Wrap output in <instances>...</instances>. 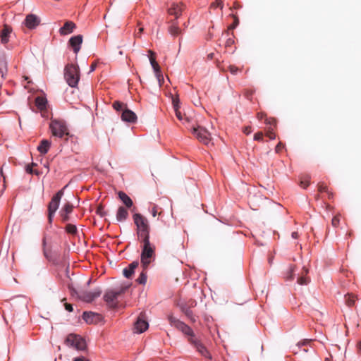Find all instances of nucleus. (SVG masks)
I'll list each match as a JSON object with an SVG mask.
<instances>
[{"label":"nucleus","mask_w":361,"mask_h":361,"mask_svg":"<svg viewBox=\"0 0 361 361\" xmlns=\"http://www.w3.org/2000/svg\"><path fill=\"white\" fill-rule=\"evenodd\" d=\"M63 195V190L58 191L57 193L52 197L51 202H49V219L50 222L52 221V218L59 207L60 201Z\"/></svg>","instance_id":"7"},{"label":"nucleus","mask_w":361,"mask_h":361,"mask_svg":"<svg viewBox=\"0 0 361 361\" xmlns=\"http://www.w3.org/2000/svg\"><path fill=\"white\" fill-rule=\"evenodd\" d=\"M51 146V142L48 140H42L40 145L37 147V150L43 154L48 152Z\"/></svg>","instance_id":"20"},{"label":"nucleus","mask_w":361,"mask_h":361,"mask_svg":"<svg viewBox=\"0 0 361 361\" xmlns=\"http://www.w3.org/2000/svg\"><path fill=\"white\" fill-rule=\"evenodd\" d=\"M75 28V24L71 21H67L63 27L60 28V34L62 35H66L73 32Z\"/></svg>","instance_id":"16"},{"label":"nucleus","mask_w":361,"mask_h":361,"mask_svg":"<svg viewBox=\"0 0 361 361\" xmlns=\"http://www.w3.org/2000/svg\"><path fill=\"white\" fill-rule=\"evenodd\" d=\"M292 238H298V232H293L292 233Z\"/></svg>","instance_id":"53"},{"label":"nucleus","mask_w":361,"mask_h":361,"mask_svg":"<svg viewBox=\"0 0 361 361\" xmlns=\"http://www.w3.org/2000/svg\"><path fill=\"white\" fill-rule=\"evenodd\" d=\"M118 197L123 203L128 208L133 206V201L128 195L123 192H119Z\"/></svg>","instance_id":"23"},{"label":"nucleus","mask_w":361,"mask_h":361,"mask_svg":"<svg viewBox=\"0 0 361 361\" xmlns=\"http://www.w3.org/2000/svg\"><path fill=\"white\" fill-rule=\"evenodd\" d=\"M339 218L338 216H334L333 219H332V221H331V223H332V225L334 226V227H336L338 226L339 224Z\"/></svg>","instance_id":"41"},{"label":"nucleus","mask_w":361,"mask_h":361,"mask_svg":"<svg viewBox=\"0 0 361 361\" xmlns=\"http://www.w3.org/2000/svg\"><path fill=\"white\" fill-rule=\"evenodd\" d=\"M0 173H1V176H4L2 169H1ZM3 178H4V179L5 178L4 177H3Z\"/></svg>","instance_id":"60"},{"label":"nucleus","mask_w":361,"mask_h":361,"mask_svg":"<svg viewBox=\"0 0 361 361\" xmlns=\"http://www.w3.org/2000/svg\"><path fill=\"white\" fill-rule=\"evenodd\" d=\"M325 361H331L329 358H326Z\"/></svg>","instance_id":"62"},{"label":"nucleus","mask_w":361,"mask_h":361,"mask_svg":"<svg viewBox=\"0 0 361 361\" xmlns=\"http://www.w3.org/2000/svg\"><path fill=\"white\" fill-rule=\"evenodd\" d=\"M229 69L232 74H236L238 71V68L233 66H230Z\"/></svg>","instance_id":"46"},{"label":"nucleus","mask_w":361,"mask_h":361,"mask_svg":"<svg viewBox=\"0 0 361 361\" xmlns=\"http://www.w3.org/2000/svg\"><path fill=\"white\" fill-rule=\"evenodd\" d=\"M26 171L28 173H30V174H32V173H35L37 175L39 174V173L37 171H33V169L30 166H27L26 167Z\"/></svg>","instance_id":"44"},{"label":"nucleus","mask_w":361,"mask_h":361,"mask_svg":"<svg viewBox=\"0 0 361 361\" xmlns=\"http://www.w3.org/2000/svg\"><path fill=\"white\" fill-rule=\"evenodd\" d=\"M251 132H252V130H251V128L250 126L245 127L243 129V133H245L246 135L250 134Z\"/></svg>","instance_id":"47"},{"label":"nucleus","mask_w":361,"mask_h":361,"mask_svg":"<svg viewBox=\"0 0 361 361\" xmlns=\"http://www.w3.org/2000/svg\"><path fill=\"white\" fill-rule=\"evenodd\" d=\"M39 23L37 17L33 14L27 15L25 20V25L29 29L35 28L38 25Z\"/></svg>","instance_id":"14"},{"label":"nucleus","mask_w":361,"mask_h":361,"mask_svg":"<svg viewBox=\"0 0 361 361\" xmlns=\"http://www.w3.org/2000/svg\"><path fill=\"white\" fill-rule=\"evenodd\" d=\"M138 265L139 262L137 261H134L130 264L129 266L123 271L124 276L128 279L130 278Z\"/></svg>","instance_id":"18"},{"label":"nucleus","mask_w":361,"mask_h":361,"mask_svg":"<svg viewBox=\"0 0 361 361\" xmlns=\"http://www.w3.org/2000/svg\"><path fill=\"white\" fill-rule=\"evenodd\" d=\"M148 53L149 54V60L150 64L152 66V68L154 71V73H155L161 71L160 66L158 64V63L156 61L155 58H154L155 53L151 50H149Z\"/></svg>","instance_id":"19"},{"label":"nucleus","mask_w":361,"mask_h":361,"mask_svg":"<svg viewBox=\"0 0 361 361\" xmlns=\"http://www.w3.org/2000/svg\"><path fill=\"white\" fill-rule=\"evenodd\" d=\"M182 10V5H179L176 3H172L168 8V12L170 15L174 16L178 18L181 15Z\"/></svg>","instance_id":"15"},{"label":"nucleus","mask_w":361,"mask_h":361,"mask_svg":"<svg viewBox=\"0 0 361 361\" xmlns=\"http://www.w3.org/2000/svg\"><path fill=\"white\" fill-rule=\"evenodd\" d=\"M7 73V61L4 54L0 55V75L4 78Z\"/></svg>","instance_id":"21"},{"label":"nucleus","mask_w":361,"mask_h":361,"mask_svg":"<svg viewBox=\"0 0 361 361\" xmlns=\"http://www.w3.org/2000/svg\"><path fill=\"white\" fill-rule=\"evenodd\" d=\"M73 361H89L88 360H87L85 357H75Z\"/></svg>","instance_id":"50"},{"label":"nucleus","mask_w":361,"mask_h":361,"mask_svg":"<svg viewBox=\"0 0 361 361\" xmlns=\"http://www.w3.org/2000/svg\"><path fill=\"white\" fill-rule=\"evenodd\" d=\"M61 216L63 221H67L69 219L68 214L66 213H63L62 212H60Z\"/></svg>","instance_id":"43"},{"label":"nucleus","mask_w":361,"mask_h":361,"mask_svg":"<svg viewBox=\"0 0 361 361\" xmlns=\"http://www.w3.org/2000/svg\"><path fill=\"white\" fill-rule=\"evenodd\" d=\"M46 239L44 238L43 240H42V246H43V253H44V256L49 259H50V252L48 251L47 249H46Z\"/></svg>","instance_id":"31"},{"label":"nucleus","mask_w":361,"mask_h":361,"mask_svg":"<svg viewBox=\"0 0 361 361\" xmlns=\"http://www.w3.org/2000/svg\"><path fill=\"white\" fill-rule=\"evenodd\" d=\"M310 183L308 178H305L300 180V186L303 188H306Z\"/></svg>","instance_id":"38"},{"label":"nucleus","mask_w":361,"mask_h":361,"mask_svg":"<svg viewBox=\"0 0 361 361\" xmlns=\"http://www.w3.org/2000/svg\"><path fill=\"white\" fill-rule=\"evenodd\" d=\"M192 133L204 145H209L212 144L210 133L206 129L201 127L193 128Z\"/></svg>","instance_id":"8"},{"label":"nucleus","mask_w":361,"mask_h":361,"mask_svg":"<svg viewBox=\"0 0 361 361\" xmlns=\"http://www.w3.org/2000/svg\"><path fill=\"white\" fill-rule=\"evenodd\" d=\"M263 134L261 132H258L255 134L254 135V140L257 141H261L262 140Z\"/></svg>","instance_id":"40"},{"label":"nucleus","mask_w":361,"mask_h":361,"mask_svg":"<svg viewBox=\"0 0 361 361\" xmlns=\"http://www.w3.org/2000/svg\"><path fill=\"white\" fill-rule=\"evenodd\" d=\"M47 104V100L44 97H37L35 99L36 106L41 111L46 109Z\"/></svg>","instance_id":"24"},{"label":"nucleus","mask_w":361,"mask_h":361,"mask_svg":"<svg viewBox=\"0 0 361 361\" xmlns=\"http://www.w3.org/2000/svg\"><path fill=\"white\" fill-rule=\"evenodd\" d=\"M267 135L269 137V139L271 140H274L275 139V135L274 133H273V129H269L267 133Z\"/></svg>","instance_id":"42"},{"label":"nucleus","mask_w":361,"mask_h":361,"mask_svg":"<svg viewBox=\"0 0 361 361\" xmlns=\"http://www.w3.org/2000/svg\"><path fill=\"white\" fill-rule=\"evenodd\" d=\"M184 312L188 317H189L192 322H195V319L193 317L192 312L190 310L186 309Z\"/></svg>","instance_id":"39"},{"label":"nucleus","mask_w":361,"mask_h":361,"mask_svg":"<svg viewBox=\"0 0 361 361\" xmlns=\"http://www.w3.org/2000/svg\"><path fill=\"white\" fill-rule=\"evenodd\" d=\"M233 42V40H232L231 39H228V41H227V44H228V45H230V44H231Z\"/></svg>","instance_id":"56"},{"label":"nucleus","mask_w":361,"mask_h":361,"mask_svg":"<svg viewBox=\"0 0 361 361\" xmlns=\"http://www.w3.org/2000/svg\"><path fill=\"white\" fill-rule=\"evenodd\" d=\"M263 117H264V115L262 114H258V118L259 119H262V118H263Z\"/></svg>","instance_id":"57"},{"label":"nucleus","mask_w":361,"mask_h":361,"mask_svg":"<svg viewBox=\"0 0 361 361\" xmlns=\"http://www.w3.org/2000/svg\"><path fill=\"white\" fill-rule=\"evenodd\" d=\"M11 32L12 29L11 27H9L7 25H5L4 26V29L2 30L0 34L1 42L2 44H6L9 41V37Z\"/></svg>","instance_id":"17"},{"label":"nucleus","mask_w":361,"mask_h":361,"mask_svg":"<svg viewBox=\"0 0 361 361\" xmlns=\"http://www.w3.org/2000/svg\"><path fill=\"white\" fill-rule=\"evenodd\" d=\"M357 348L360 352H361V341L357 343Z\"/></svg>","instance_id":"55"},{"label":"nucleus","mask_w":361,"mask_h":361,"mask_svg":"<svg viewBox=\"0 0 361 361\" xmlns=\"http://www.w3.org/2000/svg\"><path fill=\"white\" fill-rule=\"evenodd\" d=\"M133 220L137 226V235L140 241L149 240V226L147 220L140 214L133 215Z\"/></svg>","instance_id":"3"},{"label":"nucleus","mask_w":361,"mask_h":361,"mask_svg":"<svg viewBox=\"0 0 361 361\" xmlns=\"http://www.w3.org/2000/svg\"><path fill=\"white\" fill-rule=\"evenodd\" d=\"M137 282L140 284H145L147 282V275L145 273L142 272L140 275L139 276L138 279H137Z\"/></svg>","instance_id":"32"},{"label":"nucleus","mask_w":361,"mask_h":361,"mask_svg":"<svg viewBox=\"0 0 361 361\" xmlns=\"http://www.w3.org/2000/svg\"><path fill=\"white\" fill-rule=\"evenodd\" d=\"M140 242L142 243L140 262L145 269L155 258V245L151 243L149 240Z\"/></svg>","instance_id":"2"},{"label":"nucleus","mask_w":361,"mask_h":361,"mask_svg":"<svg viewBox=\"0 0 361 361\" xmlns=\"http://www.w3.org/2000/svg\"><path fill=\"white\" fill-rule=\"evenodd\" d=\"M149 327L148 322L145 319L139 317L135 324V331L137 334H142Z\"/></svg>","instance_id":"13"},{"label":"nucleus","mask_w":361,"mask_h":361,"mask_svg":"<svg viewBox=\"0 0 361 361\" xmlns=\"http://www.w3.org/2000/svg\"><path fill=\"white\" fill-rule=\"evenodd\" d=\"M157 212L156 208H155V207L152 208V216H156V215H157Z\"/></svg>","instance_id":"54"},{"label":"nucleus","mask_w":361,"mask_h":361,"mask_svg":"<svg viewBox=\"0 0 361 361\" xmlns=\"http://www.w3.org/2000/svg\"><path fill=\"white\" fill-rule=\"evenodd\" d=\"M100 295L101 290H94L93 291H80L78 293V298L84 302H91Z\"/></svg>","instance_id":"10"},{"label":"nucleus","mask_w":361,"mask_h":361,"mask_svg":"<svg viewBox=\"0 0 361 361\" xmlns=\"http://www.w3.org/2000/svg\"><path fill=\"white\" fill-rule=\"evenodd\" d=\"M345 302L348 306H352L355 304L357 299L356 296L352 294H347L345 296Z\"/></svg>","instance_id":"26"},{"label":"nucleus","mask_w":361,"mask_h":361,"mask_svg":"<svg viewBox=\"0 0 361 361\" xmlns=\"http://www.w3.org/2000/svg\"><path fill=\"white\" fill-rule=\"evenodd\" d=\"M65 307H66V310L68 312H72L73 311V306L71 305V304H68L66 303L65 305Z\"/></svg>","instance_id":"49"},{"label":"nucleus","mask_w":361,"mask_h":361,"mask_svg":"<svg viewBox=\"0 0 361 361\" xmlns=\"http://www.w3.org/2000/svg\"><path fill=\"white\" fill-rule=\"evenodd\" d=\"M128 216V211L123 207H120L117 211L116 219L118 221H125Z\"/></svg>","instance_id":"22"},{"label":"nucleus","mask_w":361,"mask_h":361,"mask_svg":"<svg viewBox=\"0 0 361 361\" xmlns=\"http://www.w3.org/2000/svg\"><path fill=\"white\" fill-rule=\"evenodd\" d=\"M66 231L67 233L72 234V235H75L78 232L76 226L71 224H68L66 225Z\"/></svg>","instance_id":"27"},{"label":"nucleus","mask_w":361,"mask_h":361,"mask_svg":"<svg viewBox=\"0 0 361 361\" xmlns=\"http://www.w3.org/2000/svg\"><path fill=\"white\" fill-rule=\"evenodd\" d=\"M308 282H309L308 279L305 276H300L298 279V283L300 285H307L308 283Z\"/></svg>","instance_id":"36"},{"label":"nucleus","mask_w":361,"mask_h":361,"mask_svg":"<svg viewBox=\"0 0 361 361\" xmlns=\"http://www.w3.org/2000/svg\"><path fill=\"white\" fill-rule=\"evenodd\" d=\"M64 78L69 86L75 87L80 80L78 66L74 64H68L64 70Z\"/></svg>","instance_id":"4"},{"label":"nucleus","mask_w":361,"mask_h":361,"mask_svg":"<svg viewBox=\"0 0 361 361\" xmlns=\"http://www.w3.org/2000/svg\"><path fill=\"white\" fill-rule=\"evenodd\" d=\"M97 213L99 214L100 215H102V209L99 208L98 211H97Z\"/></svg>","instance_id":"58"},{"label":"nucleus","mask_w":361,"mask_h":361,"mask_svg":"<svg viewBox=\"0 0 361 361\" xmlns=\"http://www.w3.org/2000/svg\"><path fill=\"white\" fill-rule=\"evenodd\" d=\"M295 271V267H290L288 268V272H287V274H286V279H288V280H290L293 279V273Z\"/></svg>","instance_id":"37"},{"label":"nucleus","mask_w":361,"mask_h":361,"mask_svg":"<svg viewBox=\"0 0 361 361\" xmlns=\"http://www.w3.org/2000/svg\"><path fill=\"white\" fill-rule=\"evenodd\" d=\"M224 2L223 0H214L213 3L211 4V7L213 8H219L220 9H223L224 8Z\"/></svg>","instance_id":"30"},{"label":"nucleus","mask_w":361,"mask_h":361,"mask_svg":"<svg viewBox=\"0 0 361 361\" xmlns=\"http://www.w3.org/2000/svg\"><path fill=\"white\" fill-rule=\"evenodd\" d=\"M96 67H97V63L96 62L92 63L90 66L89 73H92V72L94 71V70L96 69Z\"/></svg>","instance_id":"48"},{"label":"nucleus","mask_w":361,"mask_h":361,"mask_svg":"<svg viewBox=\"0 0 361 361\" xmlns=\"http://www.w3.org/2000/svg\"><path fill=\"white\" fill-rule=\"evenodd\" d=\"M169 31L170 33L173 36L178 35L180 32L179 27L177 25H174L170 27Z\"/></svg>","instance_id":"34"},{"label":"nucleus","mask_w":361,"mask_h":361,"mask_svg":"<svg viewBox=\"0 0 361 361\" xmlns=\"http://www.w3.org/2000/svg\"><path fill=\"white\" fill-rule=\"evenodd\" d=\"M304 271H305V274L307 273V270L306 269H304Z\"/></svg>","instance_id":"63"},{"label":"nucleus","mask_w":361,"mask_h":361,"mask_svg":"<svg viewBox=\"0 0 361 361\" xmlns=\"http://www.w3.org/2000/svg\"><path fill=\"white\" fill-rule=\"evenodd\" d=\"M18 122H19V125L20 126H21V119H20V116H18Z\"/></svg>","instance_id":"59"},{"label":"nucleus","mask_w":361,"mask_h":361,"mask_svg":"<svg viewBox=\"0 0 361 361\" xmlns=\"http://www.w3.org/2000/svg\"><path fill=\"white\" fill-rule=\"evenodd\" d=\"M306 342H307V341H304V342H302V343H299V345H300V344H301V345H305Z\"/></svg>","instance_id":"61"},{"label":"nucleus","mask_w":361,"mask_h":361,"mask_svg":"<svg viewBox=\"0 0 361 361\" xmlns=\"http://www.w3.org/2000/svg\"><path fill=\"white\" fill-rule=\"evenodd\" d=\"M265 123L266 124L272 126L276 124V121L274 118H267Z\"/></svg>","instance_id":"45"},{"label":"nucleus","mask_w":361,"mask_h":361,"mask_svg":"<svg viewBox=\"0 0 361 361\" xmlns=\"http://www.w3.org/2000/svg\"><path fill=\"white\" fill-rule=\"evenodd\" d=\"M53 135L62 137L65 135H68V128L63 121L52 120L49 125Z\"/></svg>","instance_id":"6"},{"label":"nucleus","mask_w":361,"mask_h":361,"mask_svg":"<svg viewBox=\"0 0 361 361\" xmlns=\"http://www.w3.org/2000/svg\"><path fill=\"white\" fill-rule=\"evenodd\" d=\"M169 321L171 326L177 328L188 336L190 343L202 356L208 359L211 358L210 353L206 347L202 344L200 339L195 335L192 329L189 326L172 315L169 316Z\"/></svg>","instance_id":"1"},{"label":"nucleus","mask_w":361,"mask_h":361,"mask_svg":"<svg viewBox=\"0 0 361 361\" xmlns=\"http://www.w3.org/2000/svg\"><path fill=\"white\" fill-rule=\"evenodd\" d=\"M121 119L125 122L135 123L137 120L136 114L129 109L123 110Z\"/></svg>","instance_id":"12"},{"label":"nucleus","mask_w":361,"mask_h":361,"mask_svg":"<svg viewBox=\"0 0 361 361\" xmlns=\"http://www.w3.org/2000/svg\"><path fill=\"white\" fill-rule=\"evenodd\" d=\"M73 209V206L70 202H67L63 205L61 212L69 214L72 212Z\"/></svg>","instance_id":"29"},{"label":"nucleus","mask_w":361,"mask_h":361,"mask_svg":"<svg viewBox=\"0 0 361 361\" xmlns=\"http://www.w3.org/2000/svg\"><path fill=\"white\" fill-rule=\"evenodd\" d=\"M123 106L124 104L121 102H115L114 104H113V107L114 109H116V111H121V110H123Z\"/></svg>","instance_id":"35"},{"label":"nucleus","mask_w":361,"mask_h":361,"mask_svg":"<svg viewBox=\"0 0 361 361\" xmlns=\"http://www.w3.org/2000/svg\"><path fill=\"white\" fill-rule=\"evenodd\" d=\"M142 31H143V28H142V27L139 28L138 32H137L135 33V36H136L137 37H140V35H141V33H142Z\"/></svg>","instance_id":"51"},{"label":"nucleus","mask_w":361,"mask_h":361,"mask_svg":"<svg viewBox=\"0 0 361 361\" xmlns=\"http://www.w3.org/2000/svg\"><path fill=\"white\" fill-rule=\"evenodd\" d=\"M65 343L67 346L72 348L76 350L82 351L86 348V342L85 339L79 335L69 334Z\"/></svg>","instance_id":"5"},{"label":"nucleus","mask_w":361,"mask_h":361,"mask_svg":"<svg viewBox=\"0 0 361 361\" xmlns=\"http://www.w3.org/2000/svg\"><path fill=\"white\" fill-rule=\"evenodd\" d=\"M281 147H282L281 144V143L278 144L276 147V151L277 152H279L281 150Z\"/></svg>","instance_id":"52"},{"label":"nucleus","mask_w":361,"mask_h":361,"mask_svg":"<svg viewBox=\"0 0 361 361\" xmlns=\"http://www.w3.org/2000/svg\"><path fill=\"white\" fill-rule=\"evenodd\" d=\"M82 43V36L81 35L71 37L68 41L69 46L73 49V51L75 54H78L80 51Z\"/></svg>","instance_id":"11"},{"label":"nucleus","mask_w":361,"mask_h":361,"mask_svg":"<svg viewBox=\"0 0 361 361\" xmlns=\"http://www.w3.org/2000/svg\"><path fill=\"white\" fill-rule=\"evenodd\" d=\"M173 106H174V110L176 112V117L178 118V119L179 121H184L183 116L181 114L180 111L178 110V105L175 100H173Z\"/></svg>","instance_id":"28"},{"label":"nucleus","mask_w":361,"mask_h":361,"mask_svg":"<svg viewBox=\"0 0 361 361\" xmlns=\"http://www.w3.org/2000/svg\"><path fill=\"white\" fill-rule=\"evenodd\" d=\"M123 292V290L114 291L112 290H107L104 295V300L109 307H115L116 306V300L118 296Z\"/></svg>","instance_id":"9"},{"label":"nucleus","mask_w":361,"mask_h":361,"mask_svg":"<svg viewBox=\"0 0 361 361\" xmlns=\"http://www.w3.org/2000/svg\"><path fill=\"white\" fill-rule=\"evenodd\" d=\"M154 75L158 81L159 85L161 86L162 83L164 82V76L161 71L155 73Z\"/></svg>","instance_id":"33"},{"label":"nucleus","mask_w":361,"mask_h":361,"mask_svg":"<svg viewBox=\"0 0 361 361\" xmlns=\"http://www.w3.org/2000/svg\"><path fill=\"white\" fill-rule=\"evenodd\" d=\"M97 314L92 312H84L82 314V319L88 324H92L94 322V319Z\"/></svg>","instance_id":"25"}]
</instances>
